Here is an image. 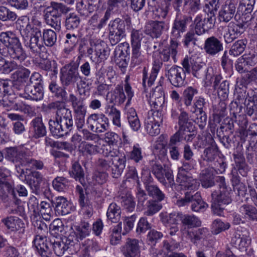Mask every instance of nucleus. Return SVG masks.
<instances>
[{
	"instance_id": "nucleus-1",
	"label": "nucleus",
	"mask_w": 257,
	"mask_h": 257,
	"mask_svg": "<svg viewBox=\"0 0 257 257\" xmlns=\"http://www.w3.org/2000/svg\"><path fill=\"white\" fill-rule=\"evenodd\" d=\"M49 109H55V120L49 121V129L54 136L62 137L70 132L73 127V121L71 111L66 107L65 103L56 101L48 104Z\"/></svg>"
},
{
	"instance_id": "nucleus-2",
	"label": "nucleus",
	"mask_w": 257,
	"mask_h": 257,
	"mask_svg": "<svg viewBox=\"0 0 257 257\" xmlns=\"http://www.w3.org/2000/svg\"><path fill=\"white\" fill-rule=\"evenodd\" d=\"M0 41L8 49L10 57L17 60L20 63L26 59L27 55L23 48L19 39L11 31L2 32L0 34Z\"/></svg>"
},
{
	"instance_id": "nucleus-3",
	"label": "nucleus",
	"mask_w": 257,
	"mask_h": 257,
	"mask_svg": "<svg viewBox=\"0 0 257 257\" xmlns=\"http://www.w3.org/2000/svg\"><path fill=\"white\" fill-rule=\"evenodd\" d=\"M219 190L214 191L211 194V209L214 214L221 216L223 212V205H227L232 201L231 190L225 184L224 178H219L216 180Z\"/></svg>"
},
{
	"instance_id": "nucleus-4",
	"label": "nucleus",
	"mask_w": 257,
	"mask_h": 257,
	"mask_svg": "<svg viewBox=\"0 0 257 257\" xmlns=\"http://www.w3.org/2000/svg\"><path fill=\"white\" fill-rule=\"evenodd\" d=\"M75 178L77 179V178ZM96 178H78L85 190H84L83 188L79 185L76 186V192L79 197L78 201L80 206L90 204L89 192L95 191L97 187L100 186V183L98 182Z\"/></svg>"
},
{
	"instance_id": "nucleus-5",
	"label": "nucleus",
	"mask_w": 257,
	"mask_h": 257,
	"mask_svg": "<svg viewBox=\"0 0 257 257\" xmlns=\"http://www.w3.org/2000/svg\"><path fill=\"white\" fill-rule=\"evenodd\" d=\"M65 11V7L62 4L51 2V6L45 11L44 17L46 24L59 32L61 30L62 14Z\"/></svg>"
},
{
	"instance_id": "nucleus-6",
	"label": "nucleus",
	"mask_w": 257,
	"mask_h": 257,
	"mask_svg": "<svg viewBox=\"0 0 257 257\" xmlns=\"http://www.w3.org/2000/svg\"><path fill=\"white\" fill-rule=\"evenodd\" d=\"M78 63L72 61L62 67L60 70V80L64 87L74 85L82 76L78 71Z\"/></svg>"
},
{
	"instance_id": "nucleus-7",
	"label": "nucleus",
	"mask_w": 257,
	"mask_h": 257,
	"mask_svg": "<svg viewBox=\"0 0 257 257\" xmlns=\"http://www.w3.org/2000/svg\"><path fill=\"white\" fill-rule=\"evenodd\" d=\"M47 227L46 224H40L37 229V234L33 241L34 245L37 249L41 257H51L52 252L49 248L51 245L50 242H48L45 233L47 231Z\"/></svg>"
},
{
	"instance_id": "nucleus-8",
	"label": "nucleus",
	"mask_w": 257,
	"mask_h": 257,
	"mask_svg": "<svg viewBox=\"0 0 257 257\" xmlns=\"http://www.w3.org/2000/svg\"><path fill=\"white\" fill-rule=\"evenodd\" d=\"M165 75L170 83L175 87H180L186 83V74L182 67L177 65L170 67L165 65Z\"/></svg>"
},
{
	"instance_id": "nucleus-9",
	"label": "nucleus",
	"mask_w": 257,
	"mask_h": 257,
	"mask_svg": "<svg viewBox=\"0 0 257 257\" xmlns=\"http://www.w3.org/2000/svg\"><path fill=\"white\" fill-rule=\"evenodd\" d=\"M86 122L90 130L96 134L104 133L109 128L108 118L103 113H94L90 114Z\"/></svg>"
},
{
	"instance_id": "nucleus-10",
	"label": "nucleus",
	"mask_w": 257,
	"mask_h": 257,
	"mask_svg": "<svg viewBox=\"0 0 257 257\" xmlns=\"http://www.w3.org/2000/svg\"><path fill=\"white\" fill-rule=\"evenodd\" d=\"M108 38L110 43L112 45H115L125 35L124 21L119 18L111 21L108 25Z\"/></svg>"
},
{
	"instance_id": "nucleus-11",
	"label": "nucleus",
	"mask_w": 257,
	"mask_h": 257,
	"mask_svg": "<svg viewBox=\"0 0 257 257\" xmlns=\"http://www.w3.org/2000/svg\"><path fill=\"white\" fill-rule=\"evenodd\" d=\"M216 18L206 16L204 18L201 15H198L194 19V31L197 35L200 36L213 28L215 25Z\"/></svg>"
},
{
	"instance_id": "nucleus-12",
	"label": "nucleus",
	"mask_w": 257,
	"mask_h": 257,
	"mask_svg": "<svg viewBox=\"0 0 257 257\" xmlns=\"http://www.w3.org/2000/svg\"><path fill=\"white\" fill-rule=\"evenodd\" d=\"M190 202H192L191 209L193 211L198 212L208 207V205L202 200L200 194L198 193L191 195L187 192L184 198L177 201V204L179 206H181Z\"/></svg>"
},
{
	"instance_id": "nucleus-13",
	"label": "nucleus",
	"mask_w": 257,
	"mask_h": 257,
	"mask_svg": "<svg viewBox=\"0 0 257 257\" xmlns=\"http://www.w3.org/2000/svg\"><path fill=\"white\" fill-rule=\"evenodd\" d=\"M167 28L168 25L165 21L151 20L147 23L145 27V33L153 38H158Z\"/></svg>"
},
{
	"instance_id": "nucleus-14",
	"label": "nucleus",
	"mask_w": 257,
	"mask_h": 257,
	"mask_svg": "<svg viewBox=\"0 0 257 257\" xmlns=\"http://www.w3.org/2000/svg\"><path fill=\"white\" fill-rule=\"evenodd\" d=\"M244 31V24L242 23L235 24L233 22L230 23L223 35L225 42L226 44L232 42L243 33Z\"/></svg>"
},
{
	"instance_id": "nucleus-15",
	"label": "nucleus",
	"mask_w": 257,
	"mask_h": 257,
	"mask_svg": "<svg viewBox=\"0 0 257 257\" xmlns=\"http://www.w3.org/2000/svg\"><path fill=\"white\" fill-rule=\"evenodd\" d=\"M191 17L184 15L180 18L177 17L173 23L171 30L172 39L180 38L181 34L186 31L187 25L191 20Z\"/></svg>"
},
{
	"instance_id": "nucleus-16",
	"label": "nucleus",
	"mask_w": 257,
	"mask_h": 257,
	"mask_svg": "<svg viewBox=\"0 0 257 257\" xmlns=\"http://www.w3.org/2000/svg\"><path fill=\"white\" fill-rule=\"evenodd\" d=\"M204 50L207 55L213 57L223 51V44L220 40L212 36L205 40Z\"/></svg>"
},
{
	"instance_id": "nucleus-17",
	"label": "nucleus",
	"mask_w": 257,
	"mask_h": 257,
	"mask_svg": "<svg viewBox=\"0 0 257 257\" xmlns=\"http://www.w3.org/2000/svg\"><path fill=\"white\" fill-rule=\"evenodd\" d=\"M236 5L237 3L234 1H226L219 12V20L225 23L229 22L234 16Z\"/></svg>"
},
{
	"instance_id": "nucleus-18",
	"label": "nucleus",
	"mask_w": 257,
	"mask_h": 257,
	"mask_svg": "<svg viewBox=\"0 0 257 257\" xmlns=\"http://www.w3.org/2000/svg\"><path fill=\"white\" fill-rule=\"evenodd\" d=\"M90 46H94V57L93 61L97 62L104 60L109 55V49L107 45L102 41L93 39L89 41Z\"/></svg>"
},
{
	"instance_id": "nucleus-19",
	"label": "nucleus",
	"mask_w": 257,
	"mask_h": 257,
	"mask_svg": "<svg viewBox=\"0 0 257 257\" xmlns=\"http://www.w3.org/2000/svg\"><path fill=\"white\" fill-rule=\"evenodd\" d=\"M178 43L175 40L171 39L170 45L165 47L160 52V59L163 62H171L176 63L177 60L176 55L178 53Z\"/></svg>"
},
{
	"instance_id": "nucleus-20",
	"label": "nucleus",
	"mask_w": 257,
	"mask_h": 257,
	"mask_svg": "<svg viewBox=\"0 0 257 257\" xmlns=\"http://www.w3.org/2000/svg\"><path fill=\"white\" fill-rule=\"evenodd\" d=\"M163 63L159 60H156L153 64L151 72L148 76L146 67L143 70V85L145 88L151 86L154 83L158 75V72L162 66Z\"/></svg>"
},
{
	"instance_id": "nucleus-21",
	"label": "nucleus",
	"mask_w": 257,
	"mask_h": 257,
	"mask_svg": "<svg viewBox=\"0 0 257 257\" xmlns=\"http://www.w3.org/2000/svg\"><path fill=\"white\" fill-rule=\"evenodd\" d=\"M30 131L32 133V137L35 139L40 138L46 135V130L41 117H36L31 121Z\"/></svg>"
},
{
	"instance_id": "nucleus-22",
	"label": "nucleus",
	"mask_w": 257,
	"mask_h": 257,
	"mask_svg": "<svg viewBox=\"0 0 257 257\" xmlns=\"http://www.w3.org/2000/svg\"><path fill=\"white\" fill-rule=\"evenodd\" d=\"M23 97L27 99L39 101L43 99L44 91L43 86H34L27 85L25 87Z\"/></svg>"
},
{
	"instance_id": "nucleus-23",
	"label": "nucleus",
	"mask_w": 257,
	"mask_h": 257,
	"mask_svg": "<svg viewBox=\"0 0 257 257\" xmlns=\"http://www.w3.org/2000/svg\"><path fill=\"white\" fill-rule=\"evenodd\" d=\"M41 36V32L40 29H35L34 35L30 36L28 47L33 54H40V51L45 49V47L40 41V38Z\"/></svg>"
},
{
	"instance_id": "nucleus-24",
	"label": "nucleus",
	"mask_w": 257,
	"mask_h": 257,
	"mask_svg": "<svg viewBox=\"0 0 257 257\" xmlns=\"http://www.w3.org/2000/svg\"><path fill=\"white\" fill-rule=\"evenodd\" d=\"M165 102L164 93L161 86H157L150 96V103L155 109H160Z\"/></svg>"
},
{
	"instance_id": "nucleus-25",
	"label": "nucleus",
	"mask_w": 257,
	"mask_h": 257,
	"mask_svg": "<svg viewBox=\"0 0 257 257\" xmlns=\"http://www.w3.org/2000/svg\"><path fill=\"white\" fill-rule=\"evenodd\" d=\"M121 251L124 257H139L138 240L136 239H128L122 247Z\"/></svg>"
},
{
	"instance_id": "nucleus-26",
	"label": "nucleus",
	"mask_w": 257,
	"mask_h": 257,
	"mask_svg": "<svg viewBox=\"0 0 257 257\" xmlns=\"http://www.w3.org/2000/svg\"><path fill=\"white\" fill-rule=\"evenodd\" d=\"M192 70V74L198 78H201L205 74V85L206 86H208L213 83L215 76L213 75V70L211 68H208L206 70L203 69L201 67L197 69L196 66H193Z\"/></svg>"
},
{
	"instance_id": "nucleus-27",
	"label": "nucleus",
	"mask_w": 257,
	"mask_h": 257,
	"mask_svg": "<svg viewBox=\"0 0 257 257\" xmlns=\"http://www.w3.org/2000/svg\"><path fill=\"white\" fill-rule=\"evenodd\" d=\"M69 101L71 103L75 114L86 115L87 109L83 99L78 98L74 94L71 93L69 95Z\"/></svg>"
},
{
	"instance_id": "nucleus-28",
	"label": "nucleus",
	"mask_w": 257,
	"mask_h": 257,
	"mask_svg": "<svg viewBox=\"0 0 257 257\" xmlns=\"http://www.w3.org/2000/svg\"><path fill=\"white\" fill-rule=\"evenodd\" d=\"M144 182L146 185V189L150 196L159 201L164 199L165 195L158 187L150 185V183L152 182V178H145Z\"/></svg>"
},
{
	"instance_id": "nucleus-29",
	"label": "nucleus",
	"mask_w": 257,
	"mask_h": 257,
	"mask_svg": "<svg viewBox=\"0 0 257 257\" xmlns=\"http://www.w3.org/2000/svg\"><path fill=\"white\" fill-rule=\"evenodd\" d=\"M80 22L81 19L78 15L74 13L70 14L65 20V28L69 32L77 31L80 27Z\"/></svg>"
},
{
	"instance_id": "nucleus-30",
	"label": "nucleus",
	"mask_w": 257,
	"mask_h": 257,
	"mask_svg": "<svg viewBox=\"0 0 257 257\" xmlns=\"http://www.w3.org/2000/svg\"><path fill=\"white\" fill-rule=\"evenodd\" d=\"M17 60L8 61L6 60L2 55H0V72L3 74H9L13 70L19 68L20 64H18Z\"/></svg>"
},
{
	"instance_id": "nucleus-31",
	"label": "nucleus",
	"mask_w": 257,
	"mask_h": 257,
	"mask_svg": "<svg viewBox=\"0 0 257 257\" xmlns=\"http://www.w3.org/2000/svg\"><path fill=\"white\" fill-rule=\"evenodd\" d=\"M126 118L131 128L134 131H138L141 127V122L136 110L128 108L126 111Z\"/></svg>"
},
{
	"instance_id": "nucleus-32",
	"label": "nucleus",
	"mask_w": 257,
	"mask_h": 257,
	"mask_svg": "<svg viewBox=\"0 0 257 257\" xmlns=\"http://www.w3.org/2000/svg\"><path fill=\"white\" fill-rule=\"evenodd\" d=\"M65 239V241L64 240H55L53 242L50 241L51 245H52L54 251L57 256H62L69 248L70 241L66 238Z\"/></svg>"
},
{
	"instance_id": "nucleus-33",
	"label": "nucleus",
	"mask_w": 257,
	"mask_h": 257,
	"mask_svg": "<svg viewBox=\"0 0 257 257\" xmlns=\"http://www.w3.org/2000/svg\"><path fill=\"white\" fill-rule=\"evenodd\" d=\"M70 205L67 199L62 196L58 197L55 200V210L59 214L65 215L70 212Z\"/></svg>"
},
{
	"instance_id": "nucleus-34",
	"label": "nucleus",
	"mask_w": 257,
	"mask_h": 257,
	"mask_svg": "<svg viewBox=\"0 0 257 257\" xmlns=\"http://www.w3.org/2000/svg\"><path fill=\"white\" fill-rule=\"evenodd\" d=\"M239 212L245 219L251 220H257V209L252 205L244 204L239 208Z\"/></svg>"
},
{
	"instance_id": "nucleus-35",
	"label": "nucleus",
	"mask_w": 257,
	"mask_h": 257,
	"mask_svg": "<svg viewBox=\"0 0 257 257\" xmlns=\"http://www.w3.org/2000/svg\"><path fill=\"white\" fill-rule=\"evenodd\" d=\"M180 218L182 224L187 226L188 228L199 227L201 225V221L193 215L180 214Z\"/></svg>"
},
{
	"instance_id": "nucleus-36",
	"label": "nucleus",
	"mask_w": 257,
	"mask_h": 257,
	"mask_svg": "<svg viewBox=\"0 0 257 257\" xmlns=\"http://www.w3.org/2000/svg\"><path fill=\"white\" fill-rule=\"evenodd\" d=\"M176 182L178 183L181 189L195 190L199 186L196 180L192 178H176Z\"/></svg>"
},
{
	"instance_id": "nucleus-37",
	"label": "nucleus",
	"mask_w": 257,
	"mask_h": 257,
	"mask_svg": "<svg viewBox=\"0 0 257 257\" xmlns=\"http://www.w3.org/2000/svg\"><path fill=\"white\" fill-rule=\"evenodd\" d=\"M3 222L11 231H16L24 227L23 221L17 217L10 216L3 220Z\"/></svg>"
},
{
	"instance_id": "nucleus-38",
	"label": "nucleus",
	"mask_w": 257,
	"mask_h": 257,
	"mask_svg": "<svg viewBox=\"0 0 257 257\" xmlns=\"http://www.w3.org/2000/svg\"><path fill=\"white\" fill-rule=\"evenodd\" d=\"M120 208L116 203H111L108 208L106 215L107 218L111 222H118L120 218Z\"/></svg>"
},
{
	"instance_id": "nucleus-39",
	"label": "nucleus",
	"mask_w": 257,
	"mask_h": 257,
	"mask_svg": "<svg viewBox=\"0 0 257 257\" xmlns=\"http://www.w3.org/2000/svg\"><path fill=\"white\" fill-rule=\"evenodd\" d=\"M250 240L246 236H241L240 234L235 233L232 238L231 243L240 250L246 248L249 244Z\"/></svg>"
},
{
	"instance_id": "nucleus-40",
	"label": "nucleus",
	"mask_w": 257,
	"mask_h": 257,
	"mask_svg": "<svg viewBox=\"0 0 257 257\" xmlns=\"http://www.w3.org/2000/svg\"><path fill=\"white\" fill-rule=\"evenodd\" d=\"M75 233L78 241L82 240L88 236L90 232L89 224L87 222H81V223L75 227Z\"/></svg>"
},
{
	"instance_id": "nucleus-41",
	"label": "nucleus",
	"mask_w": 257,
	"mask_h": 257,
	"mask_svg": "<svg viewBox=\"0 0 257 257\" xmlns=\"http://www.w3.org/2000/svg\"><path fill=\"white\" fill-rule=\"evenodd\" d=\"M184 9L190 15H194L201 9L200 0H183Z\"/></svg>"
},
{
	"instance_id": "nucleus-42",
	"label": "nucleus",
	"mask_w": 257,
	"mask_h": 257,
	"mask_svg": "<svg viewBox=\"0 0 257 257\" xmlns=\"http://www.w3.org/2000/svg\"><path fill=\"white\" fill-rule=\"evenodd\" d=\"M22 21H25L26 24L25 26L23 25L21 26L20 27V34L24 39H28L30 35L31 36L34 35L35 29H40L39 28L32 26L31 24H30L29 20L27 17H24L23 18Z\"/></svg>"
},
{
	"instance_id": "nucleus-43",
	"label": "nucleus",
	"mask_w": 257,
	"mask_h": 257,
	"mask_svg": "<svg viewBox=\"0 0 257 257\" xmlns=\"http://www.w3.org/2000/svg\"><path fill=\"white\" fill-rule=\"evenodd\" d=\"M9 83L5 80H0V103L4 106L8 105L9 91Z\"/></svg>"
},
{
	"instance_id": "nucleus-44",
	"label": "nucleus",
	"mask_w": 257,
	"mask_h": 257,
	"mask_svg": "<svg viewBox=\"0 0 257 257\" xmlns=\"http://www.w3.org/2000/svg\"><path fill=\"white\" fill-rule=\"evenodd\" d=\"M218 156V149L217 146L212 145L204 150L202 158L206 161L213 162Z\"/></svg>"
},
{
	"instance_id": "nucleus-45",
	"label": "nucleus",
	"mask_w": 257,
	"mask_h": 257,
	"mask_svg": "<svg viewBox=\"0 0 257 257\" xmlns=\"http://www.w3.org/2000/svg\"><path fill=\"white\" fill-rule=\"evenodd\" d=\"M44 43L47 47H52L57 40V35L55 31L51 29L44 30L42 36Z\"/></svg>"
},
{
	"instance_id": "nucleus-46",
	"label": "nucleus",
	"mask_w": 257,
	"mask_h": 257,
	"mask_svg": "<svg viewBox=\"0 0 257 257\" xmlns=\"http://www.w3.org/2000/svg\"><path fill=\"white\" fill-rule=\"evenodd\" d=\"M194 126L179 128V134L181 135L182 140L186 142H191L196 135Z\"/></svg>"
},
{
	"instance_id": "nucleus-47",
	"label": "nucleus",
	"mask_w": 257,
	"mask_h": 257,
	"mask_svg": "<svg viewBox=\"0 0 257 257\" xmlns=\"http://www.w3.org/2000/svg\"><path fill=\"white\" fill-rule=\"evenodd\" d=\"M23 157L22 151H19L17 148L11 147L7 148L5 157L13 163H19Z\"/></svg>"
},
{
	"instance_id": "nucleus-48",
	"label": "nucleus",
	"mask_w": 257,
	"mask_h": 257,
	"mask_svg": "<svg viewBox=\"0 0 257 257\" xmlns=\"http://www.w3.org/2000/svg\"><path fill=\"white\" fill-rule=\"evenodd\" d=\"M126 99L124 93L123 87L121 85H117L111 95L110 102L114 104H122Z\"/></svg>"
},
{
	"instance_id": "nucleus-49",
	"label": "nucleus",
	"mask_w": 257,
	"mask_h": 257,
	"mask_svg": "<svg viewBox=\"0 0 257 257\" xmlns=\"http://www.w3.org/2000/svg\"><path fill=\"white\" fill-rule=\"evenodd\" d=\"M198 93V90L192 87H188L183 91L182 99L186 107L192 105L193 97Z\"/></svg>"
},
{
	"instance_id": "nucleus-50",
	"label": "nucleus",
	"mask_w": 257,
	"mask_h": 257,
	"mask_svg": "<svg viewBox=\"0 0 257 257\" xmlns=\"http://www.w3.org/2000/svg\"><path fill=\"white\" fill-rule=\"evenodd\" d=\"M246 47V43L244 40H238L233 44L229 53L230 55L236 57L240 55Z\"/></svg>"
},
{
	"instance_id": "nucleus-51",
	"label": "nucleus",
	"mask_w": 257,
	"mask_h": 257,
	"mask_svg": "<svg viewBox=\"0 0 257 257\" xmlns=\"http://www.w3.org/2000/svg\"><path fill=\"white\" fill-rule=\"evenodd\" d=\"M230 227V223L227 222H223L220 219H217L214 220L212 224V231L213 234H217L222 231L228 229Z\"/></svg>"
},
{
	"instance_id": "nucleus-52",
	"label": "nucleus",
	"mask_w": 257,
	"mask_h": 257,
	"mask_svg": "<svg viewBox=\"0 0 257 257\" xmlns=\"http://www.w3.org/2000/svg\"><path fill=\"white\" fill-rule=\"evenodd\" d=\"M49 89L58 98L63 99L67 97V92L65 89L59 86L55 81H52L50 83Z\"/></svg>"
},
{
	"instance_id": "nucleus-53",
	"label": "nucleus",
	"mask_w": 257,
	"mask_h": 257,
	"mask_svg": "<svg viewBox=\"0 0 257 257\" xmlns=\"http://www.w3.org/2000/svg\"><path fill=\"white\" fill-rule=\"evenodd\" d=\"M17 18V14L4 6H0V20L14 21Z\"/></svg>"
},
{
	"instance_id": "nucleus-54",
	"label": "nucleus",
	"mask_w": 257,
	"mask_h": 257,
	"mask_svg": "<svg viewBox=\"0 0 257 257\" xmlns=\"http://www.w3.org/2000/svg\"><path fill=\"white\" fill-rule=\"evenodd\" d=\"M39 211L44 219L46 221L50 220L52 209L49 203L46 201H42L40 204Z\"/></svg>"
},
{
	"instance_id": "nucleus-55",
	"label": "nucleus",
	"mask_w": 257,
	"mask_h": 257,
	"mask_svg": "<svg viewBox=\"0 0 257 257\" xmlns=\"http://www.w3.org/2000/svg\"><path fill=\"white\" fill-rule=\"evenodd\" d=\"M130 53V46L127 43L119 44L115 49L114 55L115 58H126Z\"/></svg>"
},
{
	"instance_id": "nucleus-56",
	"label": "nucleus",
	"mask_w": 257,
	"mask_h": 257,
	"mask_svg": "<svg viewBox=\"0 0 257 257\" xmlns=\"http://www.w3.org/2000/svg\"><path fill=\"white\" fill-rule=\"evenodd\" d=\"M232 185L235 191L239 196L244 197L247 192V188L242 183L240 182L238 178H232Z\"/></svg>"
},
{
	"instance_id": "nucleus-57",
	"label": "nucleus",
	"mask_w": 257,
	"mask_h": 257,
	"mask_svg": "<svg viewBox=\"0 0 257 257\" xmlns=\"http://www.w3.org/2000/svg\"><path fill=\"white\" fill-rule=\"evenodd\" d=\"M161 220L166 224L175 225L178 224V218H180V214L172 213L170 214H161Z\"/></svg>"
},
{
	"instance_id": "nucleus-58",
	"label": "nucleus",
	"mask_w": 257,
	"mask_h": 257,
	"mask_svg": "<svg viewBox=\"0 0 257 257\" xmlns=\"http://www.w3.org/2000/svg\"><path fill=\"white\" fill-rule=\"evenodd\" d=\"M218 8V1L211 0L205 5L204 11L206 13L207 16H211L212 18H216L215 13L216 12Z\"/></svg>"
},
{
	"instance_id": "nucleus-59",
	"label": "nucleus",
	"mask_w": 257,
	"mask_h": 257,
	"mask_svg": "<svg viewBox=\"0 0 257 257\" xmlns=\"http://www.w3.org/2000/svg\"><path fill=\"white\" fill-rule=\"evenodd\" d=\"M255 0H241L238 10L243 12V15L250 14L253 9Z\"/></svg>"
},
{
	"instance_id": "nucleus-60",
	"label": "nucleus",
	"mask_w": 257,
	"mask_h": 257,
	"mask_svg": "<svg viewBox=\"0 0 257 257\" xmlns=\"http://www.w3.org/2000/svg\"><path fill=\"white\" fill-rule=\"evenodd\" d=\"M217 89L220 100H225L228 98L229 93V82L226 80L223 81L220 83Z\"/></svg>"
},
{
	"instance_id": "nucleus-61",
	"label": "nucleus",
	"mask_w": 257,
	"mask_h": 257,
	"mask_svg": "<svg viewBox=\"0 0 257 257\" xmlns=\"http://www.w3.org/2000/svg\"><path fill=\"white\" fill-rule=\"evenodd\" d=\"M145 125L146 131L150 136H154L159 134L160 132L159 128L160 125L145 119Z\"/></svg>"
},
{
	"instance_id": "nucleus-62",
	"label": "nucleus",
	"mask_w": 257,
	"mask_h": 257,
	"mask_svg": "<svg viewBox=\"0 0 257 257\" xmlns=\"http://www.w3.org/2000/svg\"><path fill=\"white\" fill-rule=\"evenodd\" d=\"M245 112L252 120H257V103L248 100V102L246 104Z\"/></svg>"
},
{
	"instance_id": "nucleus-63",
	"label": "nucleus",
	"mask_w": 257,
	"mask_h": 257,
	"mask_svg": "<svg viewBox=\"0 0 257 257\" xmlns=\"http://www.w3.org/2000/svg\"><path fill=\"white\" fill-rule=\"evenodd\" d=\"M143 34L139 30H133L131 33V44L133 49H140Z\"/></svg>"
},
{
	"instance_id": "nucleus-64",
	"label": "nucleus",
	"mask_w": 257,
	"mask_h": 257,
	"mask_svg": "<svg viewBox=\"0 0 257 257\" xmlns=\"http://www.w3.org/2000/svg\"><path fill=\"white\" fill-rule=\"evenodd\" d=\"M162 208V205L155 201L148 202L147 210L144 214L147 216H151L158 212Z\"/></svg>"
}]
</instances>
